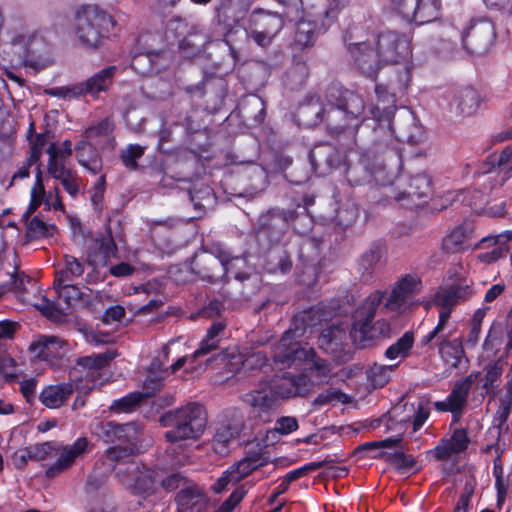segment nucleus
<instances>
[{"label":"nucleus","instance_id":"nucleus-43","mask_svg":"<svg viewBox=\"0 0 512 512\" xmlns=\"http://www.w3.org/2000/svg\"><path fill=\"white\" fill-rule=\"evenodd\" d=\"M440 15V1L439 0H417V9L415 11V18L412 22L423 25L438 19Z\"/></svg>","mask_w":512,"mask_h":512},{"label":"nucleus","instance_id":"nucleus-14","mask_svg":"<svg viewBox=\"0 0 512 512\" xmlns=\"http://www.w3.org/2000/svg\"><path fill=\"white\" fill-rule=\"evenodd\" d=\"M92 433L107 444H122V441H134L140 435L142 427L136 422L119 424L114 421H95L91 424Z\"/></svg>","mask_w":512,"mask_h":512},{"label":"nucleus","instance_id":"nucleus-45","mask_svg":"<svg viewBox=\"0 0 512 512\" xmlns=\"http://www.w3.org/2000/svg\"><path fill=\"white\" fill-rule=\"evenodd\" d=\"M225 324L223 322H216L208 329L206 337L202 339L199 348L192 354V360L208 354L209 352L218 348L219 335L223 332Z\"/></svg>","mask_w":512,"mask_h":512},{"label":"nucleus","instance_id":"nucleus-49","mask_svg":"<svg viewBox=\"0 0 512 512\" xmlns=\"http://www.w3.org/2000/svg\"><path fill=\"white\" fill-rule=\"evenodd\" d=\"M387 461H389L395 468L403 473L406 472H415L416 468V460L410 454H405L404 452L397 451L393 453H387L383 455Z\"/></svg>","mask_w":512,"mask_h":512},{"label":"nucleus","instance_id":"nucleus-39","mask_svg":"<svg viewBox=\"0 0 512 512\" xmlns=\"http://www.w3.org/2000/svg\"><path fill=\"white\" fill-rule=\"evenodd\" d=\"M478 374H470L467 377L457 381L447 399L456 411L458 417L462 415L463 409L467 405L469 391L477 379Z\"/></svg>","mask_w":512,"mask_h":512},{"label":"nucleus","instance_id":"nucleus-44","mask_svg":"<svg viewBox=\"0 0 512 512\" xmlns=\"http://www.w3.org/2000/svg\"><path fill=\"white\" fill-rule=\"evenodd\" d=\"M84 273V265L77 258L73 256H65V267L56 272L54 283L65 284L73 283L76 278H79Z\"/></svg>","mask_w":512,"mask_h":512},{"label":"nucleus","instance_id":"nucleus-23","mask_svg":"<svg viewBox=\"0 0 512 512\" xmlns=\"http://www.w3.org/2000/svg\"><path fill=\"white\" fill-rule=\"evenodd\" d=\"M117 72L116 66H107L98 71L86 81L75 84L76 94L97 97L100 92H106L113 83Z\"/></svg>","mask_w":512,"mask_h":512},{"label":"nucleus","instance_id":"nucleus-6","mask_svg":"<svg viewBox=\"0 0 512 512\" xmlns=\"http://www.w3.org/2000/svg\"><path fill=\"white\" fill-rule=\"evenodd\" d=\"M207 417L204 408L197 403H189L183 407L168 411L160 417L168 442L175 443L187 439H198L206 427Z\"/></svg>","mask_w":512,"mask_h":512},{"label":"nucleus","instance_id":"nucleus-37","mask_svg":"<svg viewBox=\"0 0 512 512\" xmlns=\"http://www.w3.org/2000/svg\"><path fill=\"white\" fill-rule=\"evenodd\" d=\"M78 163L93 175L99 174L103 168L102 159L96 147L87 141H80L76 147Z\"/></svg>","mask_w":512,"mask_h":512},{"label":"nucleus","instance_id":"nucleus-42","mask_svg":"<svg viewBox=\"0 0 512 512\" xmlns=\"http://www.w3.org/2000/svg\"><path fill=\"white\" fill-rule=\"evenodd\" d=\"M299 427L298 420L293 416H282L275 422L274 428L267 431L265 436L266 445L274 444L279 436H286L296 431Z\"/></svg>","mask_w":512,"mask_h":512},{"label":"nucleus","instance_id":"nucleus-30","mask_svg":"<svg viewBox=\"0 0 512 512\" xmlns=\"http://www.w3.org/2000/svg\"><path fill=\"white\" fill-rule=\"evenodd\" d=\"M433 193V186L431 177L426 173H418L413 175L407 188L401 193L394 195L397 201H403L405 199L414 202L415 200H426Z\"/></svg>","mask_w":512,"mask_h":512},{"label":"nucleus","instance_id":"nucleus-20","mask_svg":"<svg viewBox=\"0 0 512 512\" xmlns=\"http://www.w3.org/2000/svg\"><path fill=\"white\" fill-rule=\"evenodd\" d=\"M171 62L167 51H147L135 54L131 60L132 69L142 76L154 75L168 67Z\"/></svg>","mask_w":512,"mask_h":512},{"label":"nucleus","instance_id":"nucleus-62","mask_svg":"<svg viewBox=\"0 0 512 512\" xmlns=\"http://www.w3.org/2000/svg\"><path fill=\"white\" fill-rule=\"evenodd\" d=\"M230 467L223 472L222 476L212 485L211 489L214 493L220 494L224 492L228 486H234L239 482V476H235Z\"/></svg>","mask_w":512,"mask_h":512},{"label":"nucleus","instance_id":"nucleus-27","mask_svg":"<svg viewBox=\"0 0 512 512\" xmlns=\"http://www.w3.org/2000/svg\"><path fill=\"white\" fill-rule=\"evenodd\" d=\"M215 246L209 251L197 254L191 263L192 271L203 279L216 281L221 279L222 261L214 253Z\"/></svg>","mask_w":512,"mask_h":512},{"label":"nucleus","instance_id":"nucleus-35","mask_svg":"<svg viewBox=\"0 0 512 512\" xmlns=\"http://www.w3.org/2000/svg\"><path fill=\"white\" fill-rule=\"evenodd\" d=\"M75 390L72 382H62L46 386L39 395L40 402L47 408L61 407L70 398Z\"/></svg>","mask_w":512,"mask_h":512},{"label":"nucleus","instance_id":"nucleus-4","mask_svg":"<svg viewBox=\"0 0 512 512\" xmlns=\"http://www.w3.org/2000/svg\"><path fill=\"white\" fill-rule=\"evenodd\" d=\"M313 199H305V205L297 204L289 209H271L261 214L257 221L258 240L267 242L271 246L279 245L288 226L300 234L307 232L311 227V218L308 206Z\"/></svg>","mask_w":512,"mask_h":512},{"label":"nucleus","instance_id":"nucleus-40","mask_svg":"<svg viewBox=\"0 0 512 512\" xmlns=\"http://www.w3.org/2000/svg\"><path fill=\"white\" fill-rule=\"evenodd\" d=\"M346 339L347 332L343 325H331L322 331L319 342L326 351L337 353L343 349Z\"/></svg>","mask_w":512,"mask_h":512},{"label":"nucleus","instance_id":"nucleus-5","mask_svg":"<svg viewBox=\"0 0 512 512\" xmlns=\"http://www.w3.org/2000/svg\"><path fill=\"white\" fill-rule=\"evenodd\" d=\"M322 320V315L316 307L298 312L293 318L292 327L284 333L273 348L272 356L275 363L290 367L297 362H302L303 358L311 352L302 348L295 339L301 337L307 328L316 326Z\"/></svg>","mask_w":512,"mask_h":512},{"label":"nucleus","instance_id":"nucleus-48","mask_svg":"<svg viewBox=\"0 0 512 512\" xmlns=\"http://www.w3.org/2000/svg\"><path fill=\"white\" fill-rule=\"evenodd\" d=\"M395 366L374 363L366 372L369 382L374 388L385 386L389 382L391 372Z\"/></svg>","mask_w":512,"mask_h":512},{"label":"nucleus","instance_id":"nucleus-29","mask_svg":"<svg viewBox=\"0 0 512 512\" xmlns=\"http://www.w3.org/2000/svg\"><path fill=\"white\" fill-rule=\"evenodd\" d=\"M115 356V352L107 351L77 358L76 364L86 370V378L93 382V386L89 388L90 390L97 384H103V381H99L100 371L108 366Z\"/></svg>","mask_w":512,"mask_h":512},{"label":"nucleus","instance_id":"nucleus-38","mask_svg":"<svg viewBox=\"0 0 512 512\" xmlns=\"http://www.w3.org/2000/svg\"><path fill=\"white\" fill-rule=\"evenodd\" d=\"M214 253L222 261L221 278H229L230 276H233L235 279L240 281H244L248 278L246 273L240 271V269H242L246 264L244 258L237 256L232 257L228 251L224 250L219 245H215Z\"/></svg>","mask_w":512,"mask_h":512},{"label":"nucleus","instance_id":"nucleus-8","mask_svg":"<svg viewBox=\"0 0 512 512\" xmlns=\"http://www.w3.org/2000/svg\"><path fill=\"white\" fill-rule=\"evenodd\" d=\"M457 327L448 321L447 312L440 314L437 325L421 339L422 345L433 344L438 348L442 360L457 368L465 356L462 337L456 335Z\"/></svg>","mask_w":512,"mask_h":512},{"label":"nucleus","instance_id":"nucleus-31","mask_svg":"<svg viewBox=\"0 0 512 512\" xmlns=\"http://www.w3.org/2000/svg\"><path fill=\"white\" fill-rule=\"evenodd\" d=\"M293 267L291 253L286 245L271 246L265 257L264 269L270 274H287Z\"/></svg>","mask_w":512,"mask_h":512},{"label":"nucleus","instance_id":"nucleus-47","mask_svg":"<svg viewBox=\"0 0 512 512\" xmlns=\"http://www.w3.org/2000/svg\"><path fill=\"white\" fill-rule=\"evenodd\" d=\"M190 200L195 209L202 210L213 206L215 203V195L208 185H194L189 191Z\"/></svg>","mask_w":512,"mask_h":512},{"label":"nucleus","instance_id":"nucleus-61","mask_svg":"<svg viewBox=\"0 0 512 512\" xmlns=\"http://www.w3.org/2000/svg\"><path fill=\"white\" fill-rule=\"evenodd\" d=\"M54 336L42 335L37 338V340L33 341L29 349L30 351L37 357L41 359H47V354L50 350V346Z\"/></svg>","mask_w":512,"mask_h":512},{"label":"nucleus","instance_id":"nucleus-56","mask_svg":"<svg viewBox=\"0 0 512 512\" xmlns=\"http://www.w3.org/2000/svg\"><path fill=\"white\" fill-rule=\"evenodd\" d=\"M411 410L414 413L412 417L413 431H418L430 415V401L428 399H421L417 406L411 404Z\"/></svg>","mask_w":512,"mask_h":512},{"label":"nucleus","instance_id":"nucleus-16","mask_svg":"<svg viewBox=\"0 0 512 512\" xmlns=\"http://www.w3.org/2000/svg\"><path fill=\"white\" fill-rule=\"evenodd\" d=\"M54 288L57 291L59 300L65 303L66 308H58L53 302H50L44 298L43 303L37 307L44 315L49 317H53L58 314L66 315V310L75 308L77 305L86 301L85 298L88 297V295H86L77 285L73 283H54Z\"/></svg>","mask_w":512,"mask_h":512},{"label":"nucleus","instance_id":"nucleus-55","mask_svg":"<svg viewBox=\"0 0 512 512\" xmlns=\"http://www.w3.org/2000/svg\"><path fill=\"white\" fill-rule=\"evenodd\" d=\"M310 354L306 358H303L302 362L308 365L311 371H314L318 378H326L329 376L331 369L328 362L322 358H319L312 348H309Z\"/></svg>","mask_w":512,"mask_h":512},{"label":"nucleus","instance_id":"nucleus-9","mask_svg":"<svg viewBox=\"0 0 512 512\" xmlns=\"http://www.w3.org/2000/svg\"><path fill=\"white\" fill-rule=\"evenodd\" d=\"M10 53L17 62L36 71L50 64L49 46L36 32L15 33L10 40Z\"/></svg>","mask_w":512,"mask_h":512},{"label":"nucleus","instance_id":"nucleus-41","mask_svg":"<svg viewBox=\"0 0 512 512\" xmlns=\"http://www.w3.org/2000/svg\"><path fill=\"white\" fill-rule=\"evenodd\" d=\"M113 129V123L109 119H104L100 121L96 126L88 128L85 131V137L90 141H94L96 145H99L101 147H113Z\"/></svg>","mask_w":512,"mask_h":512},{"label":"nucleus","instance_id":"nucleus-63","mask_svg":"<svg viewBox=\"0 0 512 512\" xmlns=\"http://www.w3.org/2000/svg\"><path fill=\"white\" fill-rule=\"evenodd\" d=\"M44 194V187L41 183L40 172L37 174V181L35 186L31 190V201L30 204L23 214L24 218H28L41 204V195Z\"/></svg>","mask_w":512,"mask_h":512},{"label":"nucleus","instance_id":"nucleus-59","mask_svg":"<svg viewBox=\"0 0 512 512\" xmlns=\"http://www.w3.org/2000/svg\"><path fill=\"white\" fill-rule=\"evenodd\" d=\"M512 408V400L508 399V397H500L499 399V407L494 416L493 425L499 431L506 424L507 419L511 413Z\"/></svg>","mask_w":512,"mask_h":512},{"label":"nucleus","instance_id":"nucleus-28","mask_svg":"<svg viewBox=\"0 0 512 512\" xmlns=\"http://www.w3.org/2000/svg\"><path fill=\"white\" fill-rule=\"evenodd\" d=\"M139 436L134 441H122V444H116L108 448L105 452V457L110 461L111 468H115L116 464H121L124 467H118L117 475L119 477H125L126 473L129 472L128 463L133 462L131 456L138 451Z\"/></svg>","mask_w":512,"mask_h":512},{"label":"nucleus","instance_id":"nucleus-17","mask_svg":"<svg viewBox=\"0 0 512 512\" xmlns=\"http://www.w3.org/2000/svg\"><path fill=\"white\" fill-rule=\"evenodd\" d=\"M269 388L278 401L297 396L305 397L311 391L310 381L307 376L301 374L294 375L291 373L275 376Z\"/></svg>","mask_w":512,"mask_h":512},{"label":"nucleus","instance_id":"nucleus-21","mask_svg":"<svg viewBox=\"0 0 512 512\" xmlns=\"http://www.w3.org/2000/svg\"><path fill=\"white\" fill-rule=\"evenodd\" d=\"M243 401L252 408L253 415L262 423L270 421L271 412L279 404L271 389L254 391L243 396Z\"/></svg>","mask_w":512,"mask_h":512},{"label":"nucleus","instance_id":"nucleus-26","mask_svg":"<svg viewBox=\"0 0 512 512\" xmlns=\"http://www.w3.org/2000/svg\"><path fill=\"white\" fill-rule=\"evenodd\" d=\"M350 55L359 68L369 77H373L382 63L378 49L376 51L366 42L351 43L348 46Z\"/></svg>","mask_w":512,"mask_h":512},{"label":"nucleus","instance_id":"nucleus-33","mask_svg":"<svg viewBox=\"0 0 512 512\" xmlns=\"http://www.w3.org/2000/svg\"><path fill=\"white\" fill-rule=\"evenodd\" d=\"M176 502L178 512H205L209 500L199 488L191 486L183 488L178 492Z\"/></svg>","mask_w":512,"mask_h":512},{"label":"nucleus","instance_id":"nucleus-64","mask_svg":"<svg viewBox=\"0 0 512 512\" xmlns=\"http://www.w3.org/2000/svg\"><path fill=\"white\" fill-rule=\"evenodd\" d=\"M243 111L249 113L250 109L257 110V113L253 116L254 121L258 124L262 123L265 116V107L262 99L256 95L250 96L242 107Z\"/></svg>","mask_w":512,"mask_h":512},{"label":"nucleus","instance_id":"nucleus-11","mask_svg":"<svg viewBox=\"0 0 512 512\" xmlns=\"http://www.w3.org/2000/svg\"><path fill=\"white\" fill-rule=\"evenodd\" d=\"M244 419L243 412L238 408L225 411L222 420L215 427L212 439V448L217 454H226L230 443L241 435L245 429Z\"/></svg>","mask_w":512,"mask_h":512},{"label":"nucleus","instance_id":"nucleus-18","mask_svg":"<svg viewBox=\"0 0 512 512\" xmlns=\"http://www.w3.org/2000/svg\"><path fill=\"white\" fill-rule=\"evenodd\" d=\"M309 160L313 170L319 175L340 168L343 162L338 149L329 143L314 146L309 152Z\"/></svg>","mask_w":512,"mask_h":512},{"label":"nucleus","instance_id":"nucleus-7","mask_svg":"<svg viewBox=\"0 0 512 512\" xmlns=\"http://www.w3.org/2000/svg\"><path fill=\"white\" fill-rule=\"evenodd\" d=\"M116 22L111 15L95 5H84L75 13L74 33L84 48L97 49Z\"/></svg>","mask_w":512,"mask_h":512},{"label":"nucleus","instance_id":"nucleus-53","mask_svg":"<svg viewBox=\"0 0 512 512\" xmlns=\"http://www.w3.org/2000/svg\"><path fill=\"white\" fill-rule=\"evenodd\" d=\"M145 147L138 144H129L120 153L123 165L130 170H137V160L144 155Z\"/></svg>","mask_w":512,"mask_h":512},{"label":"nucleus","instance_id":"nucleus-36","mask_svg":"<svg viewBox=\"0 0 512 512\" xmlns=\"http://www.w3.org/2000/svg\"><path fill=\"white\" fill-rule=\"evenodd\" d=\"M386 254L384 243L380 241L372 243L359 260V270L362 272V276L369 277L373 271L382 266L386 261Z\"/></svg>","mask_w":512,"mask_h":512},{"label":"nucleus","instance_id":"nucleus-2","mask_svg":"<svg viewBox=\"0 0 512 512\" xmlns=\"http://www.w3.org/2000/svg\"><path fill=\"white\" fill-rule=\"evenodd\" d=\"M364 109L365 103L359 94L344 89L339 83H331L326 87L323 98L307 96L306 103L300 107V113H315L332 133L337 134L357 121Z\"/></svg>","mask_w":512,"mask_h":512},{"label":"nucleus","instance_id":"nucleus-54","mask_svg":"<svg viewBox=\"0 0 512 512\" xmlns=\"http://www.w3.org/2000/svg\"><path fill=\"white\" fill-rule=\"evenodd\" d=\"M55 227L48 225L39 217L35 216L27 223L26 235L30 239H39L50 236Z\"/></svg>","mask_w":512,"mask_h":512},{"label":"nucleus","instance_id":"nucleus-24","mask_svg":"<svg viewBox=\"0 0 512 512\" xmlns=\"http://www.w3.org/2000/svg\"><path fill=\"white\" fill-rule=\"evenodd\" d=\"M418 287L419 280L417 277L412 275L405 276L391 291L381 309L390 311L402 309L406 302L418 291Z\"/></svg>","mask_w":512,"mask_h":512},{"label":"nucleus","instance_id":"nucleus-60","mask_svg":"<svg viewBox=\"0 0 512 512\" xmlns=\"http://www.w3.org/2000/svg\"><path fill=\"white\" fill-rule=\"evenodd\" d=\"M392 5L403 19L412 22V19L415 18L417 0H392Z\"/></svg>","mask_w":512,"mask_h":512},{"label":"nucleus","instance_id":"nucleus-57","mask_svg":"<svg viewBox=\"0 0 512 512\" xmlns=\"http://www.w3.org/2000/svg\"><path fill=\"white\" fill-rule=\"evenodd\" d=\"M95 247L102 254L105 264L110 257L117 253V246L110 231L95 239Z\"/></svg>","mask_w":512,"mask_h":512},{"label":"nucleus","instance_id":"nucleus-3","mask_svg":"<svg viewBox=\"0 0 512 512\" xmlns=\"http://www.w3.org/2000/svg\"><path fill=\"white\" fill-rule=\"evenodd\" d=\"M384 297V292L375 291L354 312L350 337L359 348L373 347L379 341L391 338L395 333L386 320L381 319L372 323Z\"/></svg>","mask_w":512,"mask_h":512},{"label":"nucleus","instance_id":"nucleus-50","mask_svg":"<svg viewBox=\"0 0 512 512\" xmlns=\"http://www.w3.org/2000/svg\"><path fill=\"white\" fill-rule=\"evenodd\" d=\"M350 397L337 388H328L323 392L319 393L317 397L313 400V406L322 407L328 404H336V403H349Z\"/></svg>","mask_w":512,"mask_h":512},{"label":"nucleus","instance_id":"nucleus-22","mask_svg":"<svg viewBox=\"0 0 512 512\" xmlns=\"http://www.w3.org/2000/svg\"><path fill=\"white\" fill-rule=\"evenodd\" d=\"M128 469L129 472L122 477L123 482L132 485L138 494L150 495L154 492L157 483V473L154 470L146 467L140 468L135 462H129Z\"/></svg>","mask_w":512,"mask_h":512},{"label":"nucleus","instance_id":"nucleus-51","mask_svg":"<svg viewBox=\"0 0 512 512\" xmlns=\"http://www.w3.org/2000/svg\"><path fill=\"white\" fill-rule=\"evenodd\" d=\"M47 153L49 154L48 173L53 178L60 180L71 172V170L65 167L64 160L58 158V151L55 143L50 144L47 149Z\"/></svg>","mask_w":512,"mask_h":512},{"label":"nucleus","instance_id":"nucleus-34","mask_svg":"<svg viewBox=\"0 0 512 512\" xmlns=\"http://www.w3.org/2000/svg\"><path fill=\"white\" fill-rule=\"evenodd\" d=\"M474 228L469 222L457 226L442 242V249L447 253H458L472 247Z\"/></svg>","mask_w":512,"mask_h":512},{"label":"nucleus","instance_id":"nucleus-32","mask_svg":"<svg viewBox=\"0 0 512 512\" xmlns=\"http://www.w3.org/2000/svg\"><path fill=\"white\" fill-rule=\"evenodd\" d=\"M480 104V97L472 87H465L456 91L449 103L451 112L458 116L474 114Z\"/></svg>","mask_w":512,"mask_h":512},{"label":"nucleus","instance_id":"nucleus-52","mask_svg":"<svg viewBox=\"0 0 512 512\" xmlns=\"http://www.w3.org/2000/svg\"><path fill=\"white\" fill-rule=\"evenodd\" d=\"M142 400V393H130L125 397L114 400L109 409L117 413H129L134 411Z\"/></svg>","mask_w":512,"mask_h":512},{"label":"nucleus","instance_id":"nucleus-1","mask_svg":"<svg viewBox=\"0 0 512 512\" xmlns=\"http://www.w3.org/2000/svg\"><path fill=\"white\" fill-rule=\"evenodd\" d=\"M405 87L392 81L388 84H376V104L370 112L377 126L374 128V145L361 154L350 151L341 167L350 186L369 183L371 178L378 179L383 172L380 155L386 152L397 153L399 142L416 144L422 136V129L417 124L413 112L405 106H396L397 93Z\"/></svg>","mask_w":512,"mask_h":512},{"label":"nucleus","instance_id":"nucleus-46","mask_svg":"<svg viewBox=\"0 0 512 512\" xmlns=\"http://www.w3.org/2000/svg\"><path fill=\"white\" fill-rule=\"evenodd\" d=\"M414 344V332L406 331L395 343L390 345L384 355L388 360L405 359L410 355Z\"/></svg>","mask_w":512,"mask_h":512},{"label":"nucleus","instance_id":"nucleus-15","mask_svg":"<svg viewBox=\"0 0 512 512\" xmlns=\"http://www.w3.org/2000/svg\"><path fill=\"white\" fill-rule=\"evenodd\" d=\"M299 4H303L301 0H295L294 8H289L283 15L263 9H255L249 15L248 23H250V27L260 29L274 37L283 28L284 17L290 21L297 18Z\"/></svg>","mask_w":512,"mask_h":512},{"label":"nucleus","instance_id":"nucleus-25","mask_svg":"<svg viewBox=\"0 0 512 512\" xmlns=\"http://www.w3.org/2000/svg\"><path fill=\"white\" fill-rule=\"evenodd\" d=\"M472 295L473 290L469 285L441 287L435 294L434 302L440 307L439 315L446 311L448 321H450L451 309L459 302L469 299Z\"/></svg>","mask_w":512,"mask_h":512},{"label":"nucleus","instance_id":"nucleus-12","mask_svg":"<svg viewBox=\"0 0 512 512\" xmlns=\"http://www.w3.org/2000/svg\"><path fill=\"white\" fill-rule=\"evenodd\" d=\"M494 37V26L490 21H475L462 33L463 47L469 54L481 56L490 50Z\"/></svg>","mask_w":512,"mask_h":512},{"label":"nucleus","instance_id":"nucleus-19","mask_svg":"<svg viewBox=\"0 0 512 512\" xmlns=\"http://www.w3.org/2000/svg\"><path fill=\"white\" fill-rule=\"evenodd\" d=\"M89 447L90 443L86 437H79L73 444L63 446L58 451L56 462L46 470V476L54 478L69 469L77 458L87 452Z\"/></svg>","mask_w":512,"mask_h":512},{"label":"nucleus","instance_id":"nucleus-10","mask_svg":"<svg viewBox=\"0 0 512 512\" xmlns=\"http://www.w3.org/2000/svg\"><path fill=\"white\" fill-rule=\"evenodd\" d=\"M326 0H317L311 10L305 8V17L297 23L295 41L302 47L312 46L319 34L330 26Z\"/></svg>","mask_w":512,"mask_h":512},{"label":"nucleus","instance_id":"nucleus-58","mask_svg":"<svg viewBox=\"0 0 512 512\" xmlns=\"http://www.w3.org/2000/svg\"><path fill=\"white\" fill-rule=\"evenodd\" d=\"M497 166L501 177L500 184L503 185L511 177L512 173V146L506 147L499 155Z\"/></svg>","mask_w":512,"mask_h":512},{"label":"nucleus","instance_id":"nucleus-13","mask_svg":"<svg viewBox=\"0 0 512 512\" xmlns=\"http://www.w3.org/2000/svg\"><path fill=\"white\" fill-rule=\"evenodd\" d=\"M377 49L384 64L407 61L411 55L409 39L405 35H400L394 31L379 34Z\"/></svg>","mask_w":512,"mask_h":512}]
</instances>
